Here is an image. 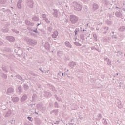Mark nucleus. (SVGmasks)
I'll use <instances>...</instances> for the list:
<instances>
[{"mask_svg": "<svg viewBox=\"0 0 125 125\" xmlns=\"http://www.w3.org/2000/svg\"><path fill=\"white\" fill-rule=\"evenodd\" d=\"M104 30H105V31H108V30H109V27H105L104 28Z\"/></svg>", "mask_w": 125, "mask_h": 125, "instance_id": "obj_57", "label": "nucleus"}, {"mask_svg": "<svg viewBox=\"0 0 125 125\" xmlns=\"http://www.w3.org/2000/svg\"><path fill=\"white\" fill-rule=\"evenodd\" d=\"M42 18H43V20H44L45 19H46V18H47V17H46V15H45L44 14H42Z\"/></svg>", "mask_w": 125, "mask_h": 125, "instance_id": "obj_44", "label": "nucleus"}, {"mask_svg": "<svg viewBox=\"0 0 125 125\" xmlns=\"http://www.w3.org/2000/svg\"><path fill=\"white\" fill-rule=\"evenodd\" d=\"M11 115V110H9L6 113V115H5V117H6V118H7L8 117H9Z\"/></svg>", "mask_w": 125, "mask_h": 125, "instance_id": "obj_27", "label": "nucleus"}, {"mask_svg": "<svg viewBox=\"0 0 125 125\" xmlns=\"http://www.w3.org/2000/svg\"><path fill=\"white\" fill-rule=\"evenodd\" d=\"M12 101H13V102H18V101H19V98L16 97H13L12 99Z\"/></svg>", "mask_w": 125, "mask_h": 125, "instance_id": "obj_25", "label": "nucleus"}, {"mask_svg": "<svg viewBox=\"0 0 125 125\" xmlns=\"http://www.w3.org/2000/svg\"><path fill=\"white\" fill-rule=\"evenodd\" d=\"M27 119L29 121H30V122H33V118L32 117L28 116Z\"/></svg>", "mask_w": 125, "mask_h": 125, "instance_id": "obj_47", "label": "nucleus"}, {"mask_svg": "<svg viewBox=\"0 0 125 125\" xmlns=\"http://www.w3.org/2000/svg\"><path fill=\"white\" fill-rule=\"evenodd\" d=\"M22 2H23V0H20L18 1L17 5L19 9H21V4Z\"/></svg>", "mask_w": 125, "mask_h": 125, "instance_id": "obj_14", "label": "nucleus"}, {"mask_svg": "<svg viewBox=\"0 0 125 125\" xmlns=\"http://www.w3.org/2000/svg\"><path fill=\"white\" fill-rule=\"evenodd\" d=\"M92 7L93 10L95 11V10H97V9L99 8V6L96 3H93L92 5Z\"/></svg>", "mask_w": 125, "mask_h": 125, "instance_id": "obj_6", "label": "nucleus"}, {"mask_svg": "<svg viewBox=\"0 0 125 125\" xmlns=\"http://www.w3.org/2000/svg\"><path fill=\"white\" fill-rule=\"evenodd\" d=\"M54 106L55 108H59V106H58V103H57V102H55Z\"/></svg>", "mask_w": 125, "mask_h": 125, "instance_id": "obj_43", "label": "nucleus"}, {"mask_svg": "<svg viewBox=\"0 0 125 125\" xmlns=\"http://www.w3.org/2000/svg\"><path fill=\"white\" fill-rule=\"evenodd\" d=\"M102 2L104 5H108L109 4V1L107 0H102Z\"/></svg>", "mask_w": 125, "mask_h": 125, "instance_id": "obj_29", "label": "nucleus"}, {"mask_svg": "<svg viewBox=\"0 0 125 125\" xmlns=\"http://www.w3.org/2000/svg\"><path fill=\"white\" fill-rule=\"evenodd\" d=\"M104 60H105V61H107V64L109 65V66H111V61L110 60V59H109L108 58H106Z\"/></svg>", "mask_w": 125, "mask_h": 125, "instance_id": "obj_28", "label": "nucleus"}, {"mask_svg": "<svg viewBox=\"0 0 125 125\" xmlns=\"http://www.w3.org/2000/svg\"><path fill=\"white\" fill-rule=\"evenodd\" d=\"M28 96L26 94H24L23 96L21 99V102H24L25 100H26Z\"/></svg>", "mask_w": 125, "mask_h": 125, "instance_id": "obj_15", "label": "nucleus"}, {"mask_svg": "<svg viewBox=\"0 0 125 125\" xmlns=\"http://www.w3.org/2000/svg\"><path fill=\"white\" fill-rule=\"evenodd\" d=\"M0 77H2V78H3V79H4L5 80H6V79H7V75H6V74H4V73L3 72H0Z\"/></svg>", "mask_w": 125, "mask_h": 125, "instance_id": "obj_18", "label": "nucleus"}, {"mask_svg": "<svg viewBox=\"0 0 125 125\" xmlns=\"http://www.w3.org/2000/svg\"><path fill=\"white\" fill-rule=\"evenodd\" d=\"M33 32H34V33H36V34H39V31L37 29L35 30H33Z\"/></svg>", "mask_w": 125, "mask_h": 125, "instance_id": "obj_54", "label": "nucleus"}, {"mask_svg": "<svg viewBox=\"0 0 125 125\" xmlns=\"http://www.w3.org/2000/svg\"><path fill=\"white\" fill-rule=\"evenodd\" d=\"M80 31L81 32H85L86 33V30H85L84 29H83V28H80Z\"/></svg>", "mask_w": 125, "mask_h": 125, "instance_id": "obj_49", "label": "nucleus"}, {"mask_svg": "<svg viewBox=\"0 0 125 125\" xmlns=\"http://www.w3.org/2000/svg\"><path fill=\"white\" fill-rule=\"evenodd\" d=\"M57 100H58V101H61V98H59V97H57L56 98Z\"/></svg>", "mask_w": 125, "mask_h": 125, "instance_id": "obj_55", "label": "nucleus"}, {"mask_svg": "<svg viewBox=\"0 0 125 125\" xmlns=\"http://www.w3.org/2000/svg\"><path fill=\"white\" fill-rule=\"evenodd\" d=\"M50 113L51 114H52V113H54L55 115H57L58 114V109L53 110Z\"/></svg>", "mask_w": 125, "mask_h": 125, "instance_id": "obj_36", "label": "nucleus"}, {"mask_svg": "<svg viewBox=\"0 0 125 125\" xmlns=\"http://www.w3.org/2000/svg\"><path fill=\"white\" fill-rule=\"evenodd\" d=\"M27 6L29 8H33L34 7V1L33 0H27Z\"/></svg>", "mask_w": 125, "mask_h": 125, "instance_id": "obj_5", "label": "nucleus"}, {"mask_svg": "<svg viewBox=\"0 0 125 125\" xmlns=\"http://www.w3.org/2000/svg\"><path fill=\"white\" fill-rule=\"evenodd\" d=\"M34 25H35V24L30 22V24L29 25V26H31L32 27H33Z\"/></svg>", "mask_w": 125, "mask_h": 125, "instance_id": "obj_62", "label": "nucleus"}, {"mask_svg": "<svg viewBox=\"0 0 125 125\" xmlns=\"http://www.w3.org/2000/svg\"><path fill=\"white\" fill-rule=\"evenodd\" d=\"M72 5L76 11H82V9H83V6L78 2H73Z\"/></svg>", "mask_w": 125, "mask_h": 125, "instance_id": "obj_1", "label": "nucleus"}, {"mask_svg": "<svg viewBox=\"0 0 125 125\" xmlns=\"http://www.w3.org/2000/svg\"><path fill=\"white\" fill-rule=\"evenodd\" d=\"M105 23L106 24H107V25H108V26H111V25H112V21L109 20H107L105 21Z\"/></svg>", "mask_w": 125, "mask_h": 125, "instance_id": "obj_30", "label": "nucleus"}, {"mask_svg": "<svg viewBox=\"0 0 125 125\" xmlns=\"http://www.w3.org/2000/svg\"><path fill=\"white\" fill-rule=\"evenodd\" d=\"M12 32L16 33V34H19V31L16 30V29H12Z\"/></svg>", "mask_w": 125, "mask_h": 125, "instance_id": "obj_46", "label": "nucleus"}, {"mask_svg": "<svg viewBox=\"0 0 125 125\" xmlns=\"http://www.w3.org/2000/svg\"><path fill=\"white\" fill-rule=\"evenodd\" d=\"M75 124V121H74V119H71L68 124H66V125H74Z\"/></svg>", "mask_w": 125, "mask_h": 125, "instance_id": "obj_24", "label": "nucleus"}, {"mask_svg": "<svg viewBox=\"0 0 125 125\" xmlns=\"http://www.w3.org/2000/svg\"><path fill=\"white\" fill-rule=\"evenodd\" d=\"M113 9L116 11L115 15L116 17H120L121 19H124V16H123V14L121 12V9L120 8L116 6Z\"/></svg>", "mask_w": 125, "mask_h": 125, "instance_id": "obj_3", "label": "nucleus"}, {"mask_svg": "<svg viewBox=\"0 0 125 125\" xmlns=\"http://www.w3.org/2000/svg\"><path fill=\"white\" fill-rule=\"evenodd\" d=\"M5 51H7V52H8L10 51V49H9V48H6L5 49Z\"/></svg>", "mask_w": 125, "mask_h": 125, "instance_id": "obj_53", "label": "nucleus"}, {"mask_svg": "<svg viewBox=\"0 0 125 125\" xmlns=\"http://www.w3.org/2000/svg\"><path fill=\"white\" fill-rule=\"evenodd\" d=\"M25 23L27 26H30V25H31V22H30L28 20H25Z\"/></svg>", "mask_w": 125, "mask_h": 125, "instance_id": "obj_38", "label": "nucleus"}, {"mask_svg": "<svg viewBox=\"0 0 125 125\" xmlns=\"http://www.w3.org/2000/svg\"><path fill=\"white\" fill-rule=\"evenodd\" d=\"M10 10L9 9H7V10H5V11L4 10H3V12H10Z\"/></svg>", "mask_w": 125, "mask_h": 125, "instance_id": "obj_52", "label": "nucleus"}, {"mask_svg": "<svg viewBox=\"0 0 125 125\" xmlns=\"http://www.w3.org/2000/svg\"><path fill=\"white\" fill-rule=\"evenodd\" d=\"M18 90H19V92H22V88L21 87V86H19L18 87Z\"/></svg>", "mask_w": 125, "mask_h": 125, "instance_id": "obj_45", "label": "nucleus"}, {"mask_svg": "<svg viewBox=\"0 0 125 125\" xmlns=\"http://www.w3.org/2000/svg\"><path fill=\"white\" fill-rule=\"evenodd\" d=\"M50 89H51V91H56V90H55V88L53 86L51 87Z\"/></svg>", "mask_w": 125, "mask_h": 125, "instance_id": "obj_50", "label": "nucleus"}, {"mask_svg": "<svg viewBox=\"0 0 125 125\" xmlns=\"http://www.w3.org/2000/svg\"><path fill=\"white\" fill-rule=\"evenodd\" d=\"M93 38L95 41H98V39H97V35H96V34H93Z\"/></svg>", "mask_w": 125, "mask_h": 125, "instance_id": "obj_41", "label": "nucleus"}, {"mask_svg": "<svg viewBox=\"0 0 125 125\" xmlns=\"http://www.w3.org/2000/svg\"><path fill=\"white\" fill-rule=\"evenodd\" d=\"M25 41L28 42V44H30V45H32V46H35L37 43H38V42H37V40L33 39L32 38H29V37H25L24 38Z\"/></svg>", "mask_w": 125, "mask_h": 125, "instance_id": "obj_2", "label": "nucleus"}, {"mask_svg": "<svg viewBox=\"0 0 125 125\" xmlns=\"http://www.w3.org/2000/svg\"><path fill=\"white\" fill-rule=\"evenodd\" d=\"M45 48L47 49V50H50V45L49 43L47 42L45 44Z\"/></svg>", "mask_w": 125, "mask_h": 125, "instance_id": "obj_20", "label": "nucleus"}, {"mask_svg": "<svg viewBox=\"0 0 125 125\" xmlns=\"http://www.w3.org/2000/svg\"><path fill=\"white\" fill-rule=\"evenodd\" d=\"M2 44H3V42H1V41L0 40V45H2Z\"/></svg>", "mask_w": 125, "mask_h": 125, "instance_id": "obj_61", "label": "nucleus"}, {"mask_svg": "<svg viewBox=\"0 0 125 125\" xmlns=\"http://www.w3.org/2000/svg\"><path fill=\"white\" fill-rule=\"evenodd\" d=\"M125 30V27L124 26L121 27L119 28V32H124Z\"/></svg>", "mask_w": 125, "mask_h": 125, "instance_id": "obj_33", "label": "nucleus"}, {"mask_svg": "<svg viewBox=\"0 0 125 125\" xmlns=\"http://www.w3.org/2000/svg\"><path fill=\"white\" fill-rule=\"evenodd\" d=\"M94 49H96V48H95V47L93 46V47H91V50H94Z\"/></svg>", "mask_w": 125, "mask_h": 125, "instance_id": "obj_60", "label": "nucleus"}, {"mask_svg": "<svg viewBox=\"0 0 125 125\" xmlns=\"http://www.w3.org/2000/svg\"><path fill=\"white\" fill-rule=\"evenodd\" d=\"M44 20L45 21L46 23H47V24H50V21H49V20H48V18H47Z\"/></svg>", "mask_w": 125, "mask_h": 125, "instance_id": "obj_39", "label": "nucleus"}, {"mask_svg": "<svg viewBox=\"0 0 125 125\" xmlns=\"http://www.w3.org/2000/svg\"><path fill=\"white\" fill-rule=\"evenodd\" d=\"M63 76H64V73L61 71H59L57 75V77H58V78H60V77H62Z\"/></svg>", "mask_w": 125, "mask_h": 125, "instance_id": "obj_31", "label": "nucleus"}, {"mask_svg": "<svg viewBox=\"0 0 125 125\" xmlns=\"http://www.w3.org/2000/svg\"><path fill=\"white\" fill-rule=\"evenodd\" d=\"M2 69L3 72H5V73H8V69H7V67L6 66L2 65Z\"/></svg>", "mask_w": 125, "mask_h": 125, "instance_id": "obj_19", "label": "nucleus"}, {"mask_svg": "<svg viewBox=\"0 0 125 125\" xmlns=\"http://www.w3.org/2000/svg\"><path fill=\"white\" fill-rule=\"evenodd\" d=\"M53 10L54 12L53 14V15L54 16V17L57 18L58 17V11L55 9H54Z\"/></svg>", "mask_w": 125, "mask_h": 125, "instance_id": "obj_17", "label": "nucleus"}, {"mask_svg": "<svg viewBox=\"0 0 125 125\" xmlns=\"http://www.w3.org/2000/svg\"><path fill=\"white\" fill-rule=\"evenodd\" d=\"M47 30L48 32H49L50 33H51V32H52L53 28L52 27H48Z\"/></svg>", "mask_w": 125, "mask_h": 125, "instance_id": "obj_40", "label": "nucleus"}, {"mask_svg": "<svg viewBox=\"0 0 125 125\" xmlns=\"http://www.w3.org/2000/svg\"><path fill=\"white\" fill-rule=\"evenodd\" d=\"M123 11H125V6L122 8Z\"/></svg>", "mask_w": 125, "mask_h": 125, "instance_id": "obj_64", "label": "nucleus"}, {"mask_svg": "<svg viewBox=\"0 0 125 125\" xmlns=\"http://www.w3.org/2000/svg\"><path fill=\"white\" fill-rule=\"evenodd\" d=\"M35 125H40L42 124V120L39 118H35Z\"/></svg>", "mask_w": 125, "mask_h": 125, "instance_id": "obj_8", "label": "nucleus"}, {"mask_svg": "<svg viewBox=\"0 0 125 125\" xmlns=\"http://www.w3.org/2000/svg\"><path fill=\"white\" fill-rule=\"evenodd\" d=\"M58 36V32L56 30L54 31L53 32V34L52 35V37L53 39H55L56 38H57V36Z\"/></svg>", "mask_w": 125, "mask_h": 125, "instance_id": "obj_13", "label": "nucleus"}, {"mask_svg": "<svg viewBox=\"0 0 125 125\" xmlns=\"http://www.w3.org/2000/svg\"><path fill=\"white\" fill-rule=\"evenodd\" d=\"M74 43L76 46H82V44L79 43V42H74Z\"/></svg>", "mask_w": 125, "mask_h": 125, "instance_id": "obj_37", "label": "nucleus"}, {"mask_svg": "<svg viewBox=\"0 0 125 125\" xmlns=\"http://www.w3.org/2000/svg\"><path fill=\"white\" fill-rule=\"evenodd\" d=\"M44 97H50V96H52V94H51V93L50 92H47L46 91H44V94H43Z\"/></svg>", "mask_w": 125, "mask_h": 125, "instance_id": "obj_7", "label": "nucleus"}, {"mask_svg": "<svg viewBox=\"0 0 125 125\" xmlns=\"http://www.w3.org/2000/svg\"><path fill=\"white\" fill-rule=\"evenodd\" d=\"M32 20H34L35 22H38V21H39V17L34 16L33 18H32Z\"/></svg>", "mask_w": 125, "mask_h": 125, "instance_id": "obj_34", "label": "nucleus"}, {"mask_svg": "<svg viewBox=\"0 0 125 125\" xmlns=\"http://www.w3.org/2000/svg\"><path fill=\"white\" fill-rule=\"evenodd\" d=\"M31 36H33L34 37L36 36V34L34 33H31Z\"/></svg>", "mask_w": 125, "mask_h": 125, "instance_id": "obj_59", "label": "nucleus"}, {"mask_svg": "<svg viewBox=\"0 0 125 125\" xmlns=\"http://www.w3.org/2000/svg\"><path fill=\"white\" fill-rule=\"evenodd\" d=\"M5 3V1L4 0H0V4H4Z\"/></svg>", "mask_w": 125, "mask_h": 125, "instance_id": "obj_48", "label": "nucleus"}, {"mask_svg": "<svg viewBox=\"0 0 125 125\" xmlns=\"http://www.w3.org/2000/svg\"><path fill=\"white\" fill-rule=\"evenodd\" d=\"M117 104L119 109H122L123 108V105H122V102H121L120 100H118V101L117 102Z\"/></svg>", "mask_w": 125, "mask_h": 125, "instance_id": "obj_21", "label": "nucleus"}, {"mask_svg": "<svg viewBox=\"0 0 125 125\" xmlns=\"http://www.w3.org/2000/svg\"><path fill=\"white\" fill-rule=\"evenodd\" d=\"M12 92H14V89L11 87L7 89V94H10V93H12Z\"/></svg>", "mask_w": 125, "mask_h": 125, "instance_id": "obj_11", "label": "nucleus"}, {"mask_svg": "<svg viewBox=\"0 0 125 125\" xmlns=\"http://www.w3.org/2000/svg\"><path fill=\"white\" fill-rule=\"evenodd\" d=\"M2 32L3 33H7V32H8V31H9V29H8V28L6 27H4L2 30H1Z\"/></svg>", "mask_w": 125, "mask_h": 125, "instance_id": "obj_23", "label": "nucleus"}, {"mask_svg": "<svg viewBox=\"0 0 125 125\" xmlns=\"http://www.w3.org/2000/svg\"><path fill=\"white\" fill-rule=\"evenodd\" d=\"M65 44L66 46L68 47V48H72V45H71L70 42H69L66 41L65 42Z\"/></svg>", "mask_w": 125, "mask_h": 125, "instance_id": "obj_22", "label": "nucleus"}, {"mask_svg": "<svg viewBox=\"0 0 125 125\" xmlns=\"http://www.w3.org/2000/svg\"><path fill=\"white\" fill-rule=\"evenodd\" d=\"M80 39L83 40H84V34H82L80 35Z\"/></svg>", "mask_w": 125, "mask_h": 125, "instance_id": "obj_42", "label": "nucleus"}, {"mask_svg": "<svg viewBox=\"0 0 125 125\" xmlns=\"http://www.w3.org/2000/svg\"><path fill=\"white\" fill-rule=\"evenodd\" d=\"M6 39L9 42H13L15 41V38L13 36H7Z\"/></svg>", "mask_w": 125, "mask_h": 125, "instance_id": "obj_9", "label": "nucleus"}, {"mask_svg": "<svg viewBox=\"0 0 125 125\" xmlns=\"http://www.w3.org/2000/svg\"><path fill=\"white\" fill-rule=\"evenodd\" d=\"M15 77L18 79V80H20V81H21V82H25V79H23V77L21 76V75L19 74L16 75Z\"/></svg>", "mask_w": 125, "mask_h": 125, "instance_id": "obj_10", "label": "nucleus"}, {"mask_svg": "<svg viewBox=\"0 0 125 125\" xmlns=\"http://www.w3.org/2000/svg\"><path fill=\"white\" fill-rule=\"evenodd\" d=\"M79 32H80V30H79V28H76L74 31L75 37L78 36V33H79Z\"/></svg>", "mask_w": 125, "mask_h": 125, "instance_id": "obj_32", "label": "nucleus"}, {"mask_svg": "<svg viewBox=\"0 0 125 125\" xmlns=\"http://www.w3.org/2000/svg\"><path fill=\"white\" fill-rule=\"evenodd\" d=\"M118 53L119 54V55H123V53H122V52L119 51L118 52Z\"/></svg>", "mask_w": 125, "mask_h": 125, "instance_id": "obj_58", "label": "nucleus"}, {"mask_svg": "<svg viewBox=\"0 0 125 125\" xmlns=\"http://www.w3.org/2000/svg\"><path fill=\"white\" fill-rule=\"evenodd\" d=\"M101 117H102L101 114H99L98 118H99V119H101Z\"/></svg>", "mask_w": 125, "mask_h": 125, "instance_id": "obj_63", "label": "nucleus"}, {"mask_svg": "<svg viewBox=\"0 0 125 125\" xmlns=\"http://www.w3.org/2000/svg\"><path fill=\"white\" fill-rule=\"evenodd\" d=\"M111 37H112V39H117V35H112Z\"/></svg>", "mask_w": 125, "mask_h": 125, "instance_id": "obj_51", "label": "nucleus"}, {"mask_svg": "<svg viewBox=\"0 0 125 125\" xmlns=\"http://www.w3.org/2000/svg\"><path fill=\"white\" fill-rule=\"evenodd\" d=\"M23 88L24 90H28V89H29V85H28L27 84H24L23 85Z\"/></svg>", "mask_w": 125, "mask_h": 125, "instance_id": "obj_35", "label": "nucleus"}, {"mask_svg": "<svg viewBox=\"0 0 125 125\" xmlns=\"http://www.w3.org/2000/svg\"><path fill=\"white\" fill-rule=\"evenodd\" d=\"M30 74H31V75H32V76H37V74H36L35 73H34L33 72H31Z\"/></svg>", "mask_w": 125, "mask_h": 125, "instance_id": "obj_56", "label": "nucleus"}, {"mask_svg": "<svg viewBox=\"0 0 125 125\" xmlns=\"http://www.w3.org/2000/svg\"><path fill=\"white\" fill-rule=\"evenodd\" d=\"M32 99L30 100V101H31L32 102H34V101H36V100L37 99L38 96H37V94H34L32 95Z\"/></svg>", "mask_w": 125, "mask_h": 125, "instance_id": "obj_16", "label": "nucleus"}, {"mask_svg": "<svg viewBox=\"0 0 125 125\" xmlns=\"http://www.w3.org/2000/svg\"><path fill=\"white\" fill-rule=\"evenodd\" d=\"M70 21L71 24H76L79 21V18L76 15H71L69 17Z\"/></svg>", "mask_w": 125, "mask_h": 125, "instance_id": "obj_4", "label": "nucleus"}, {"mask_svg": "<svg viewBox=\"0 0 125 125\" xmlns=\"http://www.w3.org/2000/svg\"><path fill=\"white\" fill-rule=\"evenodd\" d=\"M69 66L71 68H73L74 66H76V63L74 62H70Z\"/></svg>", "mask_w": 125, "mask_h": 125, "instance_id": "obj_26", "label": "nucleus"}, {"mask_svg": "<svg viewBox=\"0 0 125 125\" xmlns=\"http://www.w3.org/2000/svg\"><path fill=\"white\" fill-rule=\"evenodd\" d=\"M17 55L19 57L21 56V55L24 56V52H23V50H19L18 51Z\"/></svg>", "mask_w": 125, "mask_h": 125, "instance_id": "obj_12", "label": "nucleus"}]
</instances>
